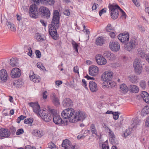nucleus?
Wrapping results in <instances>:
<instances>
[{"label":"nucleus","instance_id":"1","mask_svg":"<svg viewBox=\"0 0 149 149\" xmlns=\"http://www.w3.org/2000/svg\"><path fill=\"white\" fill-rule=\"evenodd\" d=\"M52 20L51 24L49 25V33L52 37L54 39L56 40L57 38L56 29L59 26V13L58 10H54Z\"/></svg>","mask_w":149,"mask_h":149},{"label":"nucleus","instance_id":"2","mask_svg":"<svg viewBox=\"0 0 149 149\" xmlns=\"http://www.w3.org/2000/svg\"><path fill=\"white\" fill-rule=\"evenodd\" d=\"M30 106L32 107L33 111L38 116H40L45 121L49 122L52 119L50 114L46 111L41 110L38 102H31L29 103Z\"/></svg>","mask_w":149,"mask_h":149},{"label":"nucleus","instance_id":"3","mask_svg":"<svg viewBox=\"0 0 149 149\" xmlns=\"http://www.w3.org/2000/svg\"><path fill=\"white\" fill-rule=\"evenodd\" d=\"M86 117L84 113L80 111L74 112L72 119H71V122L75 123L78 121H82Z\"/></svg>","mask_w":149,"mask_h":149},{"label":"nucleus","instance_id":"4","mask_svg":"<svg viewBox=\"0 0 149 149\" xmlns=\"http://www.w3.org/2000/svg\"><path fill=\"white\" fill-rule=\"evenodd\" d=\"M133 66L135 73L138 74H140L142 70V65L140 58H136L135 59L133 63Z\"/></svg>","mask_w":149,"mask_h":149},{"label":"nucleus","instance_id":"5","mask_svg":"<svg viewBox=\"0 0 149 149\" xmlns=\"http://www.w3.org/2000/svg\"><path fill=\"white\" fill-rule=\"evenodd\" d=\"M74 110L71 108H68L64 110L61 113V116L63 118L65 119H70V121L71 122L72 118L73 117Z\"/></svg>","mask_w":149,"mask_h":149},{"label":"nucleus","instance_id":"6","mask_svg":"<svg viewBox=\"0 0 149 149\" xmlns=\"http://www.w3.org/2000/svg\"><path fill=\"white\" fill-rule=\"evenodd\" d=\"M119 8L120 7L118 5H110L109 9L111 12V16L112 19H115L117 18L119 14L118 9L119 10Z\"/></svg>","mask_w":149,"mask_h":149},{"label":"nucleus","instance_id":"7","mask_svg":"<svg viewBox=\"0 0 149 149\" xmlns=\"http://www.w3.org/2000/svg\"><path fill=\"white\" fill-rule=\"evenodd\" d=\"M29 13L31 17L35 18H37L39 14L38 6L35 4L31 5L30 7Z\"/></svg>","mask_w":149,"mask_h":149},{"label":"nucleus","instance_id":"8","mask_svg":"<svg viewBox=\"0 0 149 149\" xmlns=\"http://www.w3.org/2000/svg\"><path fill=\"white\" fill-rule=\"evenodd\" d=\"M118 38L121 42L123 43H126L129 40V33L127 32L121 33L118 36Z\"/></svg>","mask_w":149,"mask_h":149},{"label":"nucleus","instance_id":"9","mask_svg":"<svg viewBox=\"0 0 149 149\" xmlns=\"http://www.w3.org/2000/svg\"><path fill=\"white\" fill-rule=\"evenodd\" d=\"M39 13L42 16L47 17H49L50 15V11L46 7L42 6L39 9Z\"/></svg>","mask_w":149,"mask_h":149},{"label":"nucleus","instance_id":"10","mask_svg":"<svg viewBox=\"0 0 149 149\" xmlns=\"http://www.w3.org/2000/svg\"><path fill=\"white\" fill-rule=\"evenodd\" d=\"M8 73L6 70L3 69L0 70V82H5L8 79Z\"/></svg>","mask_w":149,"mask_h":149},{"label":"nucleus","instance_id":"11","mask_svg":"<svg viewBox=\"0 0 149 149\" xmlns=\"http://www.w3.org/2000/svg\"><path fill=\"white\" fill-rule=\"evenodd\" d=\"M62 146L65 149H77L75 148V146L72 145L71 143L68 140H64L62 144Z\"/></svg>","mask_w":149,"mask_h":149},{"label":"nucleus","instance_id":"12","mask_svg":"<svg viewBox=\"0 0 149 149\" xmlns=\"http://www.w3.org/2000/svg\"><path fill=\"white\" fill-rule=\"evenodd\" d=\"M21 74V70L18 68H13L11 72V76L12 78H15L19 77Z\"/></svg>","mask_w":149,"mask_h":149},{"label":"nucleus","instance_id":"13","mask_svg":"<svg viewBox=\"0 0 149 149\" xmlns=\"http://www.w3.org/2000/svg\"><path fill=\"white\" fill-rule=\"evenodd\" d=\"M96 62L99 65H103L107 63L106 59L101 55H97L96 56Z\"/></svg>","mask_w":149,"mask_h":149},{"label":"nucleus","instance_id":"14","mask_svg":"<svg viewBox=\"0 0 149 149\" xmlns=\"http://www.w3.org/2000/svg\"><path fill=\"white\" fill-rule=\"evenodd\" d=\"M136 45L135 40L134 39H131L129 43H127V44L124 47L125 49L130 51L132 49L135 48Z\"/></svg>","mask_w":149,"mask_h":149},{"label":"nucleus","instance_id":"15","mask_svg":"<svg viewBox=\"0 0 149 149\" xmlns=\"http://www.w3.org/2000/svg\"><path fill=\"white\" fill-rule=\"evenodd\" d=\"M113 73L111 71H106L102 74V78L104 81L109 80L111 78Z\"/></svg>","mask_w":149,"mask_h":149},{"label":"nucleus","instance_id":"16","mask_svg":"<svg viewBox=\"0 0 149 149\" xmlns=\"http://www.w3.org/2000/svg\"><path fill=\"white\" fill-rule=\"evenodd\" d=\"M109 47L114 52L118 51L120 49L119 44L116 42H112L109 44Z\"/></svg>","mask_w":149,"mask_h":149},{"label":"nucleus","instance_id":"17","mask_svg":"<svg viewBox=\"0 0 149 149\" xmlns=\"http://www.w3.org/2000/svg\"><path fill=\"white\" fill-rule=\"evenodd\" d=\"M109 139L111 143L113 145H117L118 144L117 141L116 139L115 136L113 132L110 129L109 131Z\"/></svg>","mask_w":149,"mask_h":149},{"label":"nucleus","instance_id":"18","mask_svg":"<svg viewBox=\"0 0 149 149\" xmlns=\"http://www.w3.org/2000/svg\"><path fill=\"white\" fill-rule=\"evenodd\" d=\"M99 72V69L97 67L95 66H92L89 68V74L92 76H95L97 75Z\"/></svg>","mask_w":149,"mask_h":149},{"label":"nucleus","instance_id":"19","mask_svg":"<svg viewBox=\"0 0 149 149\" xmlns=\"http://www.w3.org/2000/svg\"><path fill=\"white\" fill-rule=\"evenodd\" d=\"M10 134V131L8 129L1 128L0 129V136L1 137L7 138L8 137Z\"/></svg>","mask_w":149,"mask_h":149},{"label":"nucleus","instance_id":"20","mask_svg":"<svg viewBox=\"0 0 149 149\" xmlns=\"http://www.w3.org/2000/svg\"><path fill=\"white\" fill-rule=\"evenodd\" d=\"M29 77L31 80L34 83H38L40 81L39 77H36L33 72H30Z\"/></svg>","mask_w":149,"mask_h":149},{"label":"nucleus","instance_id":"21","mask_svg":"<svg viewBox=\"0 0 149 149\" xmlns=\"http://www.w3.org/2000/svg\"><path fill=\"white\" fill-rule=\"evenodd\" d=\"M89 86L90 89L92 92H96L97 90V84L96 83L93 81H89Z\"/></svg>","mask_w":149,"mask_h":149},{"label":"nucleus","instance_id":"22","mask_svg":"<svg viewBox=\"0 0 149 149\" xmlns=\"http://www.w3.org/2000/svg\"><path fill=\"white\" fill-rule=\"evenodd\" d=\"M32 134L38 138H40L43 135V131L41 129L33 130L32 132Z\"/></svg>","mask_w":149,"mask_h":149},{"label":"nucleus","instance_id":"23","mask_svg":"<svg viewBox=\"0 0 149 149\" xmlns=\"http://www.w3.org/2000/svg\"><path fill=\"white\" fill-rule=\"evenodd\" d=\"M143 100L146 103H149V94L146 91H143L141 94Z\"/></svg>","mask_w":149,"mask_h":149},{"label":"nucleus","instance_id":"24","mask_svg":"<svg viewBox=\"0 0 149 149\" xmlns=\"http://www.w3.org/2000/svg\"><path fill=\"white\" fill-rule=\"evenodd\" d=\"M51 97L52 100V102L56 106H59L60 103L59 101L58 98L56 97L55 94L53 93L51 95Z\"/></svg>","mask_w":149,"mask_h":149},{"label":"nucleus","instance_id":"25","mask_svg":"<svg viewBox=\"0 0 149 149\" xmlns=\"http://www.w3.org/2000/svg\"><path fill=\"white\" fill-rule=\"evenodd\" d=\"M72 103V101L70 99L66 98L63 101L62 104L64 107H68L71 105Z\"/></svg>","mask_w":149,"mask_h":149},{"label":"nucleus","instance_id":"26","mask_svg":"<svg viewBox=\"0 0 149 149\" xmlns=\"http://www.w3.org/2000/svg\"><path fill=\"white\" fill-rule=\"evenodd\" d=\"M54 122L56 124H61L62 123V120L60 116L58 115L53 117Z\"/></svg>","mask_w":149,"mask_h":149},{"label":"nucleus","instance_id":"27","mask_svg":"<svg viewBox=\"0 0 149 149\" xmlns=\"http://www.w3.org/2000/svg\"><path fill=\"white\" fill-rule=\"evenodd\" d=\"M40 2L42 4L46 5H53L54 3V0H40Z\"/></svg>","mask_w":149,"mask_h":149},{"label":"nucleus","instance_id":"28","mask_svg":"<svg viewBox=\"0 0 149 149\" xmlns=\"http://www.w3.org/2000/svg\"><path fill=\"white\" fill-rule=\"evenodd\" d=\"M149 113V105L145 106L142 109L141 114L142 116H144Z\"/></svg>","mask_w":149,"mask_h":149},{"label":"nucleus","instance_id":"29","mask_svg":"<svg viewBox=\"0 0 149 149\" xmlns=\"http://www.w3.org/2000/svg\"><path fill=\"white\" fill-rule=\"evenodd\" d=\"M9 64L13 67L18 66L19 65L18 61L16 58H12L10 59Z\"/></svg>","mask_w":149,"mask_h":149},{"label":"nucleus","instance_id":"30","mask_svg":"<svg viewBox=\"0 0 149 149\" xmlns=\"http://www.w3.org/2000/svg\"><path fill=\"white\" fill-rule=\"evenodd\" d=\"M129 88L130 90L133 93H137L139 91L138 87L135 85H131Z\"/></svg>","mask_w":149,"mask_h":149},{"label":"nucleus","instance_id":"31","mask_svg":"<svg viewBox=\"0 0 149 149\" xmlns=\"http://www.w3.org/2000/svg\"><path fill=\"white\" fill-rule=\"evenodd\" d=\"M121 92L123 93H126L128 91L127 86L125 84H121L120 87Z\"/></svg>","mask_w":149,"mask_h":149},{"label":"nucleus","instance_id":"32","mask_svg":"<svg viewBox=\"0 0 149 149\" xmlns=\"http://www.w3.org/2000/svg\"><path fill=\"white\" fill-rule=\"evenodd\" d=\"M104 42V39L103 37H99L97 38L96 40V44L97 46H102Z\"/></svg>","mask_w":149,"mask_h":149},{"label":"nucleus","instance_id":"33","mask_svg":"<svg viewBox=\"0 0 149 149\" xmlns=\"http://www.w3.org/2000/svg\"><path fill=\"white\" fill-rule=\"evenodd\" d=\"M128 79L131 82L134 83L138 79V78L135 74H131L129 76Z\"/></svg>","mask_w":149,"mask_h":149},{"label":"nucleus","instance_id":"34","mask_svg":"<svg viewBox=\"0 0 149 149\" xmlns=\"http://www.w3.org/2000/svg\"><path fill=\"white\" fill-rule=\"evenodd\" d=\"M133 122L131 125V126L133 128H134L136 125L139 124L140 123V120L138 118H135L133 120Z\"/></svg>","mask_w":149,"mask_h":149},{"label":"nucleus","instance_id":"35","mask_svg":"<svg viewBox=\"0 0 149 149\" xmlns=\"http://www.w3.org/2000/svg\"><path fill=\"white\" fill-rule=\"evenodd\" d=\"M6 24L8 27L12 31L15 32L16 31V29L14 25L9 22H7Z\"/></svg>","mask_w":149,"mask_h":149},{"label":"nucleus","instance_id":"36","mask_svg":"<svg viewBox=\"0 0 149 149\" xmlns=\"http://www.w3.org/2000/svg\"><path fill=\"white\" fill-rule=\"evenodd\" d=\"M91 131L93 134H94L97 135V132L96 129L95 125L94 124H92L90 126Z\"/></svg>","mask_w":149,"mask_h":149},{"label":"nucleus","instance_id":"37","mask_svg":"<svg viewBox=\"0 0 149 149\" xmlns=\"http://www.w3.org/2000/svg\"><path fill=\"white\" fill-rule=\"evenodd\" d=\"M138 54L142 57H145L146 55L145 50L142 49H139L138 50Z\"/></svg>","mask_w":149,"mask_h":149},{"label":"nucleus","instance_id":"38","mask_svg":"<svg viewBox=\"0 0 149 149\" xmlns=\"http://www.w3.org/2000/svg\"><path fill=\"white\" fill-rule=\"evenodd\" d=\"M106 31L107 32H110L114 31V28L112 27L111 24H108L106 28Z\"/></svg>","mask_w":149,"mask_h":149},{"label":"nucleus","instance_id":"39","mask_svg":"<svg viewBox=\"0 0 149 149\" xmlns=\"http://www.w3.org/2000/svg\"><path fill=\"white\" fill-rule=\"evenodd\" d=\"M72 45L74 49H75V51L78 53V50L77 47L78 46V44L76 43L75 41L72 40Z\"/></svg>","mask_w":149,"mask_h":149},{"label":"nucleus","instance_id":"40","mask_svg":"<svg viewBox=\"0 0 149 149\" xmlns=\"http://www.w3.org/2000/svg\"><path fill=\"white\" fill-rule=\"evenodd\" d=\"M114 55L113 54H111V52L109 51H104L103 53V56L105 57L108 58L110 57V56H113Z\"/></svg>","mask_w":149,"mask_h":149},{"label":"nucleus","instance_id":"41","mask_svg":"<svg viewBox=\"0 0 149 149\" xmlns=\"http://www.w3.org/2000/svg\"><path fill=\"white\" fill-rule=\"evenodd\" d=\"M103 83V85L102 87L103 89H106L107 88H109V84H108L109 82V80H105L104 81Z\"/></svg>","mask_w":149,"mask_h":149},{"label":"nucleus","instance_id":"42","mask_svg":"<svg viewBox=\"0 0 149 149\" xmlns=\"http://www.w3.org/2000/svg\"><path fill=\"white\" fill-rule=\"evenodd\" d=\"M37 67L40 68V70H46L43 65V64L40 62H38L37 64Z\"/></svg>","mask_w":149,"mask_h":149},{"label":"nucleus","instance_id":"43","mask_svg":"<svg viewBox=\"0 0 149 149\" xmlns=\"http://www.w3.org/2000/svg\"><path fill=\"white\" fill-rule=\"evenodd\" d=\"M50 112L51 113L53 117L57 115H58L55 109H49Z\"/></svg>","mask_w":149,"mask_h":149},{"label":"nucleus","instance_id":"44","mask_svg":"<svg viewBox=\"0 0 149 149\" xmlns=\"http://www.w3.org/2000/svg\"><path fill=\"white\" fill-rule=\"evenodd\" d=\"M108 84H109V88H112L114 87L116 85V83L114 82L109 80V82Z\"/></svg>","mask_w":149,"mask_h":149},{"label":"nucleus","instance_id":"45","mask_svg":"<svg viewBox=\"0 0 149 149\" xmlns=\"http://www.w3.org/2000/svg\"><path fill=\"white\" fill-rule=\"evenodd\" d=\"M49 148L52 149H58L54 143L52 142H50L48 144Z\"/></svg>","mask_w":149,"mask_h":149},{"label":"nucleus","instance_id":"46","mask_svg":"<svg viewBox=\"0 0 149 149\" xmlns=\"http://www.w3.org/2000/svg\"><path fill=\"white\" fill-rule=\"evenodd\" d=\"M146 85V83L144 81H141L140 82V86L143 89H144L145 88Z\"/></svg>","mask_w":149,"mask_h":149},{"label":"nucleus","instance_id":"47","mask_svg":"<svg viewBox=\"0 0 149 149\" xmlns=\"http://www.w3.org/2000/svg\"><path fill=\"white\" fill-rule=\"evenodd\" d=\"M24 123L26 124L32 123L33 122L32 119L29 118L25 119L24 121Z\"/></svg>","mask_w":149,"mask_h":149},{"label":"nucleus","instance_id":"48","mask_svg":"<svg viewBox=\"0 0 149 149\" xmlns=\"http://www.w3.org/2000/svg\"><path fill=\"white\" fill-rule=\"evenodd\" d=\"M26 117L25 116H24L23 115L21 116H20L18 117L17 121V123H19L20 121L21 120H23Z\"/></svg>","mask_w":149,"mask_h":149},{"label":"nucleus","instance_id":"49","mask_svg":"<svg viewBox=\"0 0 149 149\" xmlns=\"http://www.w3.org/2000/svg\"><path fill=\"white\" fill-rule=\"evenodd\" d=\"M118 112H115L112 113L113 114V118L115 120H117L118 118Z\"/></svg>","mask_w":149,"mask_h":149},{"label":"nucleus","instance_id":"50","mask_svg":"<svg viewBox=\"0 0 149 149\" xmlns=\"http://www.w3.org/2000/svg\"><path fill=\"white\" fill-rule=\"evenodd\" d=\"M109 35L110 37L112 38H114L116 36L115 33L113 31L109 32Z\"/></svg>","mask_w":149,"mask_h":149},{"label":"nucleus","instance_id":"51","mask_svg":"<svg viewBox=\"0 0 149 149\" xmlns=\"http://www.w3.org/2000/svg\"><path fill=\"white\" fill-rule=\"evenodd\" d=\"M35 53L37 58H40L41 57V53L39 50H36L35 51Z\"/></svg>","mask_w":149,"mask_h":149},{"label":"nucleus","instance_id":"52","mask_svg":"<svg viewBox=\"0 0 149 149\" xmlns=\"http://www.w3.org/2000/svg\"><path fill=\"white\" fill-rule=\"evenodd\" d=\"M23 130L22 129H20L17 130L16 134L17 135H19L23 134Z\"/></svg>","mask_w":149,"mask_h":149},{"label":"nucleus","instance_id":"53","mask_svg":"<svg viewBox=\"0 0 149 149\" xmlns=\"http://www.w3.org/2000/svg\"><path fill=\"white\" fill-rule=\"evenodd\" d=\"M107 9L106 8H104L102 9L99 11V14L100 16H101L102 14L106 12Z\"/></svg>","mask_w":149,"mask_h":149},{"label":"nucleus","instance_id":"54","mask_svg":"<svg viewBox=\"0 0 149 149\" xmlns=\"http://www.w3.org/2000/svg\"><path fill=\"white\" fill-rule=\"evenodd\" d=\"M102 149H109V147L107 143H104L102 145Z\"/></svg>","mask_w":149,"mask_h":149},{"label":"nucleus","instance_id":"55","mask_svg":"<svg viewBox=\"0 0 149 149\" xmlns=\"http://www.w3.org/2000/svg\"><path fill=\"white\" fill-rule=\"evenodd\" d=\"M132 1L136 6L139 7L140 6V3L138 2L137 0H132Z\"/></svg>","mask_w":149,"mask_h":149},{"label":"nucleus","instance_id":"56","mask_svg":"<svg viewBox=\"0 0 149 149\" xmlns=\"http://www.w3.org/2000/svg\"><path fill=\"white\" fill-rule=\"evenodd\" d=\"M130 133L129 130H126L124 134L125 137H127L128 135H130Z\"/></svg>","mask_w":149,"mask_h":149},{"label":"nucleus","instance_id":"57","mask_svg":"<svg viewBox=\"0 0 149 149\" xmlns=\"http://www.w3.org/2000/svg\"><path fill=\"white\" fill-rule=\"evenodd\" d=\"M138 28L139 31L142 32H144L145 31V28L141 26H139Z\"/></svg>","mask_w":149,"mask_h":149},{"label":"nucleus","instance_id":"58","mask_svg":"<svg viewBox=\"0 0 149 149\" xmlns=\"http://www.w3.org/2000/svg\"><path fill=\"white\" fill-rule=\"evenodd\" d=\"M36 38L39 41H43L45 40V39L42 38L40 35H37L36 36Z\"/></svg>","mask_w":149,"mask_h":149},{"label":"nucleus","instance_id":"59","mask_svg":"<svg viewBox=\"0 0 149 149\" xmlns=\"http://www.w3.org/2000/svg\"><path fill=\"white\" fill-rule=\"evenodd\" d=\"M119 10L121 12L122 14V16L124 17V19H125L126 18V14L124 12V11L121 9L120 8H119Z\"/></svg>","mask_w":149,"mask_h":149},{"label":"nucleus","instance_id":"60","mask_svg":"<svg viewBox=\"0 0 149 149\" xmlns=\"http://www.w3.org/2000/svg\"><path fill=\"white\" fill-rule=\"evenodd\" d=\"M47 91H45L42 93V97L43 99H46L47 97Z\"/></svg>","mask_w":149,"mask_h":149},{"label":"nucleus","instance_id":"61","mask_svg":"<svg viewBox=\"0 0 149 149\" xmlns=\"http://www.w3.org/2000/svg\"><path fill=\"white\" fill-rule=\"evenodd\" d=\"M64 14L67 16H69L70 15V13L68 10H66L64 11Z\"/></svg>","mask_w":149,"mask_h":149},{"label":"nucleus","instance_id":"62","mask_svg":"<svg viewBox=\"0 0 149 149\" xmlns=\"http://www.w3.org/2000/svg\"><path fill=\"white\" fill-rule=\"evenodd\" d=\"M74 71L76 73H79L78 68L77 66H75L74 68Z\"/></svg>","mask_w":149,"mask_h":149},{"label":"nucleus","instance_id":"63","mask_svg":"<svg viewBox=\"0 0 149 149\" xmlns=\"http://www.w3.org/2000/svg\"><path fill=\"white\" fill-rule=\"evenodd\" d=\"M25 149H36L35 147H31L29 145L26 146Z\"/></svg>","mask_w":149,"mask_h":149},{"label":"nucleus","instance_id":"64","mask_svg":"<svg viewBox=\"0 0 149 149\" xmlns=\"http://www.w3.org/2000/svg\"><path fill=\"white\" fill-rule=\"evenodd\" d=\"M145 125L146 126H149V116L146 120Z\"/></svg>","mask_w":149,"mask_h":149}]
</instances>
